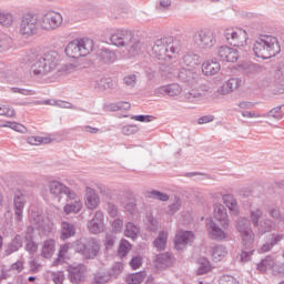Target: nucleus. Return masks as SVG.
Returning a JSON list of instances; mask_svg holds the SVG:
<instances>
[{
  "label": "nucleus",
  "instance_id": "48",
  "mask_svg": "<svg viewBox=\"0 0 284 284\" xmlns=\"http://www.w3.org/2000/svg\"><path fill=\"white\" fill-rule=\"evenodd\" d=\"M263 211L261 209L251 210L250 217L254 227H258V221H261Z\"/></svg>",
  "mask_w": 284,
  "mask_h": 284
},
{
  "label": "nucleus",
  "instance_id": "31",
  "mask_svg": "<svg viewBox=\"0 0 284 284\" xmlns=\"http://www.w3.org/2000/svg\"><path fill=\"white\" fill-rule=\"evenodd\" d=\"M98 59L101 63H114L116 61V54L109 49H102L98 53Z\"/></svg>",
  "mask_w": 284,
  "mask_h": 284
},
{
  "label": "nucleus",
  "instance_id": "21",
  "mask_svg": "<svg viewBox=\"0 0 284 284\" xmlns=\"http://www.w3.org/2000/svg\"><path fill=\"white\" fill-rule=\"evenodd\" d=\"M84 203L88 210H97L99 207L101 200L99 199V194H97L94 189L87 186Z\"/></svg>",
  "mask_w": 284,
  "mask_h": 284
},
{
  "label": "nucleus",
  "instance_id": "42",
  "mask_svg": "<svg viewBox=\"0 0 284 284\" xmlns=\"http://www.w3.org/2000/svg\"><path fill=\"white\" fill-rule=\"evenodd\" d=\"M28 143L30 145H43L52 142V139L48 136H30L28 138Z\"/></svg>",
  "mask_w": 284,
  "mask_h": 284
},
{
  "label": "nucleus",
  "instance_id": "52",
  "mask_svg": "<svg viewBox=\"0 0 284 284\" xmlns=\"http://www.w3.org/2000/svg\"><path fill=\"white\" fill-rule=\"evenodd\" d=\"M146 219H148V230L150 232H156V230L161 227V223H159V221L154 219V216L149 215Z\"/></svg>",
  "mask_w": 284,
  "mask_h": 284
},
{
  "label": "nucleus",
  "instance_id": "36",
  "mask_svg": "<svg viewBox=\"0 0 284 284\" xmlns=\"http://www.w3.org/2000/svg\"><path fill=\"white\" fill-rule=\"evenodd\" d=\"M274 265H276L274 257L268 255L257 264V270L258 272L265 273L267 270H272Z\"/></svg>",
  "mask_w": 284,
  "mask_h": 284
},
{
  "label": "nucleus",
  "instance_id": "9",
  "mask_svg": "<svg viewBox=\"0 0 284 284\" xmlns=\"http://www.w3.org/2000/svg\"><path fill=\"white\" fill-rule=\"evenodd\" d=\"M192 41L200 50H210L216 45V36L210 29H200L193 33Z\"/></svg>",
  "mask_w": 284,
  "mask_h": 284
},
{
  "label": "nucleus",
  "instance_id": "44",
  "mask_svg": "<svg viewBox=\"0 0 284 284\" xmlns=\"http://www.w3.org/2000/svg\"><path fill=\"white\" fill-rule=\"evenodd\" d=\"M129 52L131 57H136V54H141V52H145V44L141 41H136L131 45Z\"/></svg>",
  "mask_w": 284,
  "mask_h": 284
},
{
  "label": "nucleus",
  "instance_id": "47",
  "mask_svg": "<svg viewBox=\"0 0 284 284\" xmlns=\"http://www.w3.org/2000/svg\"><path fill=\"white\" fill-rule=\"evenodd\" d=\"M3 128H10L11 130H14V132H20V134H26L28 132V129L23 124L17 122H7Z\"/></svg>",
  "mask_w": 284,
  "mask_h": 284
},
{
  "label": "nucleus",
  "instance_id": "15",
  "mask_svg": "<svg viewBox=\"0 0 284 284\" xmlns=\"http://www.w3.org/2000/svg\"><path fill=\"white\" fill-rule=\"evenodd\" d=\"M217 57L220 61H226V63H236L239 61V50L222 45L217 49Z\"/></svg>",
  "mask_w": 284,
  "mask_h": 284
},
{
  "label": "nucleus",
  "instance_id": "59",
  "mask_svg": "<svg viewBox=\"0 0 284 284\" xmlns=\"http://www.w3.org/2000/svg\"><path fill=\"white\" fill-rule=\"evenodd\" d=\"M270 241L273 246L278 245L281 241H284V233H272Z\"/></svg>",
  "mask_w": 284,
  "mask_h": 284
},
{
  "label": "nucleus",
  "instance_id": "53",
  "mask_svg": "<svg viewBox=\"0 0 284 284\" xmlns=\"http://www.w3.org/2000/svg\"><path fill=\"white\" fill-rule=\"evenodd\" d=\"M122 134L125 136H132V134H136L139 132V126L134 124L124 125L121 130Z\"/></svg>",
  "mask_w": 284,
  "mask_h": 284
},
{
  "label": "nucleus",
  "instance_id": "38",
  "mask_svg": "<svg viewBox=\"0 0 284 284\" xmlns=\"http://www.w3.org/2000/svg\"><path fill=\"white\" fill-rule=\"evenodd\" d=\"M14 23V16L8 11H0V26L3 28H11Z\"/></svg>",
  "mask_w": 284,
  "mask_h": 284
},
{
  "label": "nucleus",
  "instance_id": "32",
  "mask_svg": "<svg viewBox=\"0 0 284 284\" xmlns=\"http://www.w3.org/2000/svg\"><path fill=\"white\" fill-rule=\"evenodd\" d=\"M83 207V203L80 202L77 197L73 200V202L68 203L63 207V212L65 214H79Z\"/></svg>",
  "mask_w": 284,
  "mask_h": 284
},
{
  "label": "nucleus",
  "instance_id": "39",
  "mask_svg": "<svg viewBox=\"0 0 284 284\" xmlns=\"http://www.w3.org/2000/svg\"><path fill=\"white\" fill-rule=\"evenodd\" d=\"M126 284H141L142 281H145V272L141 271L133 273L126 276Z\"/></svg>",
  "mask_w": 284,
  "mask_h": 284
},
{
  "label": "nucleus",
  "instance_id": "60",
  "mask_svg": "<svg viewBox=\"0 0 284 284\" xmlns=\"http://www.w3.org/2000/svg\"><path fill=\"white\" fill-rule=\"evenodd\" d=\"M0 116H8L9 119L14 116V109L10 106H0Z\"/></svg>",
  "mask_w": 284,
  "mask_h": 284
},
{
  "label": "nucleus",
  "instance_id": "62",
  "mask_svg": "<svg viewBox=\"0 0 284 284\" xmlns=\"http://www.w3.org/2000/svg\"><path fill=\"white\" fill-rule=\"evenodd\" d=\"M220 284H239V281L234 278L232 275H223L220 281Z\"/></svg>",
  "mask_w": 284,
  "mask_h": 284
},
{
  "label": "nucleus",
  "instance_id": "33",
  "mask_svg": "<svg viewBox=\"0 0 284 284\" xmlns=\"http://www.w3.org/2000/svg\"><path fill=\"white\" fill-rule=\"evenodd\" d=\"M225 256H227V248H225V246L216 245V246L213 247L212 260L215 263H219L220 261H223V258H225Z\"/></svg>",
  "mask_w": 284,
  "mask_h": 284
},
{
  "label": "nucleus",
  "instance_id": "16",
  "mask_svg": "<svg viewBox=\"0 0 284 284\" xmlns=\"http://www.w3.org/2000/svg\"><path fill=\"white\" fill-rule=\"evenodd\" d=\"M26 195L18 191L13 195V210L17 221H23V210L26 207Z\"/></svg>",
  "mask_w": 284,
  "mask_h": 284
},
{
  "label": "nucleus",
  "instance_id": "43",
  "mask_svg": "<svg viewBox=\"0 0 284 284\" xmlns=\"http://www.w3.org/2000/svg\"><path fill=\"white\" fill-rule=\"evenodd\" d=\"M130 250H132V244H130L128 240H122L118 248V254L120 258H123V256H128V252H130Z\"/></svg>",
  "mask_w": 284,
  "mask_h": 284
},
{
  "label": "nucleus",
  "instance_id": "57",
  "mask_svg": "<svg viewBox=\"0 0 284 284\" xmlns=\"http://www.w3.org/2000/svg\"><path fill=\"white\" fill-rule=\"evenodd\" d=\"M121 272H123V263L115 262L111 267V276H114V278H116V276H119Z\"/></svg>",
  "mask_w": 284,
  "mask_h": 284
},
{
  "label": "nucleus",
  "instance_id": "19",
  "mask_svg": "<svg viewBox=\"0 0 284 284\" xmlns=\"http://www.w3.org/2000/svg\"><path fill=\"white\" fill-rule=\"evenodd\" d=\"M214 219L219 221L220 225L227 230L230 227V217L227 216V210L223 204L214 205Z\"/></svg>",
  "mask_w": 284,
  "mask_h": 284
},
{
  "label": "nucleus",
  "instance_id": "8",
  "mask_svg": "<svg viewBox=\"0 0 284 284\" xmlns=\"http://www.w3.org/2000/svg\"><path fill=\"white\" fill-rule=\"evenodd\" d=\"M223 38L225 43L233 45V48H244V45H247V31L241 28L229 27L224 29Z\"/></svg>",
  "mask_w": 284,
  "mask_h": 284
},
{
  "label": "nucleus",
  "instance_id": "7",
  "mask_svg": "<svg viewBox=\"0 0 284 284\" xmlns=\"http://www.w3.org/2000/svg\"><path fill=\"white\" fill-rule=\"evenodd\" d=\"M75 251L82 254L84 258H97L101 251V245L99 244V240L94 237H84L75 243Z\"/></svg>",
  "mask_w": 284,
  "mask_h": 284
},
{
  "label": "nucleus",
  "instance_id": "37",
  "mask_svg": "<svg viewBox=\"0 0 284 284\" xmlns=\"http://www.w3.org/2000/svg\"><path fill=\"white\" fill-rule=\"evenodd\" d=\"M197 275L203 276V274H207L210 270H212V266L210 265V260L206 257H200L197 260Z\"/></svg>",
  "mask_w": 284,
  "mask_h": 284
},
{
  "label": "nucleus",
  "instance_id": "25",
  "mask_svg": "<svg viewBox=\"0 0 284 284\" xmlns=\"http://www.w3.org/2000/svg\"><path fill=\"white\" fill-rule=\"evenodd\" d=\"M181 63L183 68L194 70L196 65H201V57H199L196 53L190 52L184 54Z\"/></svg>",
  "mask_w": 284,
  "mask_h": 284
},
{
  "label": "nucleus",
  "instance_id": "13",
  "mask_svg": "<svg viewBox=\"0 0 284 284\" xmlns=\"http://www.w3.org/2000/svg\"><path fill=\"white\" fill-rule=\"evenodd\" d=\"M207 97H210V87L207 84H201L197 89L185 91L182 99L185 103H199V101H203Z\"/></svg>",
  "mask_w": 284,
  "mask_h": 284
},
{
  "label": "nucleus",
  "instance_id": "35",
  "mask_svg": "<svg viewBox=\"0 0 284 284\" xmlns=\"http://www.w3.org/2000/svg\"><path fill=\"white\" fill-rule=\"evenodd\" d=\"M283 106L278 105L271 109L267 113L262 114V119H274L275 121H281L283 119Z\"/></svg>",
  "mask_w": 284,
  "mask_h": 284
},
{
  "label": "nucleus",
  "instance_id": "51",
  "mask_svg": "<svg viewBox=\"0 0 284 284\" xmlns=\"http://www.w3.org/2000/svg\"><path fill=\"white\" fill-rule=\"evenodd\" d=\"M155 8L159 12H165L172 8V0H159Z\"/></svg>",
  "mask_w": 284,
  "mask_h": 284
},
{
  "label": "nucleus",
  "instance_id": "24",
  "mask_svg": "<svg viewBox=\"0 0 284 284\" xmlns=\"http://www.w3.org/2000/svg\"><path fill=\"white\" fill-rule=\"evenodd\" d=\"M54 252H57V242L53 239H49L43 242L40 256L42 258H51L54 256Z\"/></svg>",
  "mask_w": 284,
  "mask_h": 284
},
{
  "label": "nucleus",
  "instance_id": "22",
  "mask_svg": "<svg viewBox=\"0 0 284 284\" xmlns=\"http://www.w3.org/2000/svg\"><path fill=\"white\" fill-rule=\"evenodd\" d=\"M85 274V265L79 264L69 267V280L71 283L79 284L83 281Z\"/></svg>",
  "mask_w": 284,
  "mask_h": 284
},
{
  "label": "nucleus",
  "instance_id": "5",
  "mask_svg": "<svg viewBox=\"0 0 284 284\" xmlns=\"http://www.w3.org/2000/svg\"><path fill=\"white\" fill-rule=\"evenodd\" d=\"M94 50V40L92 39H75L68 43L65 54L70 59H81L88 57Z\"/></svg>",
  "mask_w": 284,
  "mask_h": 284
},
{
  "label": "nucleus",
  "instance_id": "2",
  "mask_svg": "<svg viewBox=\"0 0 284 284\" xmlns=\"http://www.w3.org/2000/svg\"><path fill=\"white\" fill-rule=\"evenodd\" d=\"M181 52V42L173 37H164L154 41L152 54L159 61H172Z\"/></svg>",
  "mask_w": 284,
  "mask_h": 284
},
{
  "label": "nucleus",
  "instance_id": "58",
  "mask_svg": "<svg viewBox=\"0 0 284 284\" xmlns=\"http://www.w3.org/2000/svg\"><path fill=\"white\" fill-rule=\"evenodd\" d=\"M9 272L21 274V272H23V261H17L16 263L11 264Z\"/></svg>",
  "mask_w": 284,
  "mask_h": 284
},
{
  "label": "nucleus",
  "instance_id": "63",
  "mask_svg": "<svg viewBox=\"0 0 284 284\" xmlns=\"http://www.w3.org/2000/svg\"><path fill=\"white\" fill-rule=\"evenodd\" d=\"M123 207L129 214H134V212H136V203L133 201L123 203Z\"/></svg>",
  "mask_w": 284,
  "mask_h": 284
},
{
  "label": "nucleus",
  "instance_id": "29",
  "mask_svg": "<svg viewBox=\"0 0 284 284\" xmlns=\"http://www.w3.org/2000/svg\"><path fill=\"white\" fill-rule=\"evenodd\" d=\"M140 232L141 229L133 222H128L125 224L124 236H126V239H132V241H134V239L139 237Z\"/></svg>",
  "mask_w": 284,
  "mask_h": 284
},
{
  "label": "nucleus",
  "instance_id": "41",
  "mask_svg": "<svg viewBox=\"0 0 284 284\" xmlns=\"http://www.w3.org/2000/svg\"><path fill=\"white\" fill-rule=\"evenodd\" d=\"M146 196L148 199H155L156 201H163V202L170 201V195L156 190L146 192Z\"/></svg>",
  "mask_w": 284,
  "mask_h": 284
},
{
  "label": "nucleus",
  "instance_id": "50",
  "mask_svg": "<svg viewBox=\"0 0 284 284\" xmlns=\"http://www.w3.org/2000/svg\"><path fill=\"white\" fill-rule=\"evenodd\" d=\"M253 254H254V248H245L242 246V252L240 254L241 262L247 263L248 261H251Z\"/></svg>",
  "mask_w": 284,
  "mask_h": 284
},
{
  "label": "nucleus",
  "instance_id": "20",
  "mask_svg": "<svg viewBox=\"0 0 284 284\" xmlns=\"http://www.w3.org/2000/svg\"><path fill=\"white\" fill-rule=\"evenodd\" d=\"M206 227L213 241H225V239H227V233H225L223 229H221L217 224H215L214 221L209 220L206 222Z\"/></svg>",
  "mask_w": 284,
  "mask_h": 284
},
{
  "label": "nucleus",
  "instance_id": "54",
  "mask_svg": "<svg viewBox=\"0 0 284 284\" xmlns=\"http://www.w3.org/2000/svg\"><path fill=\"white\" fill-rule=\"evenodd\" d=\"M226 87L229 88L230 92H234V90H239V88H241V79H239V78H231L226 82Z\"/></svg>",
  "mask_w": 284,
  "mask_h": 284
},
{
  "label": "nucleus",
  "instance_id": "1",
  "mask_svg": "<svg viewBox=\"0 0 284 284\" xmlns=\"http://www.w3.org/2000/svg\"><path fill=\"white\" fill-rule=\"evenodd\" d=\"M30 63V74L41 79L54 72L59 68V53L57 51H49L41 57L36 58V60H29Z\"/></svg>",
  "mask_w": 284,
  "mask_h": 284
},
{
  "label": "nucleus",
  "instance_id": "49",
  "mask_svg": "<svg viewBox=\"0 0 284 284\" xmlns=\"http://www.w3.org/2000/svg\"><path fill=\"white\" fill-rule=\"evenodd\" d=\"M68 250H70L68 244L60 246L58 257L53 261V265H61V262L65 258V254H68Z\"/></svg>",
  "mask_w": 284,
  "mask_h": 284
},
{
  "label": "nucleus",
  "instance_id": "12",
  "mask_svg": "<svg viewBox=\"0 0 284 284\" xmlns=\"http://www.w3.org/2000/svg\"><path fill=\"white\" fill-rule=\"evenodd\" d=\"M49 192L52 196L58 199V201H61V196H63V194L70 201H74V199H77V193L59 181L49 182Z\"/></svg>",
  "mask_w": 284,
  "mask_h": 284
},
{
  "label": "nucleus",
  "instance_id": "27",
  "mask_svg": "<svg viewBox=\"0 0 284 284\" xmlns=\"http://www.w3.org/2000/svg\"><path fill=\"white\" fill-rule=\"evenodd\" d=\"M74 234H77V229L74 227V224L70 222H62L60 239L62 241H68V239H72Z\"/></svg>",
  "mask_w": 284,
  "mask_h": 284
},
{
  "label": "nucleus",
  "instance_id": "34",
  "mask_svg": "<svg viewBox=\"0 0 284 284\" xmlns=\"http://www.w3.org/2000/svg\"><path fill=\"white\" fill-rule=\"evenodd\" d=\"M153 245L159 252L165 250L168 245V232L162 231L159 233V236L154 240Z\"/></svg>",
  "mask_w": 284,
  "mask_h": 284
},
{
  "label": "nucleus",
  "instance_id": "17",
  "mask_svg": "<svg viewBox=\"0 0 284 284\" xmlns=\"http://www.w3.org/2000/svg\"><path fill=\"white\" fill-rule=\"evenodd\" d=\"M194 241V233L191 231H180L175 235L174 244L176 250H184Z\"/></svg>",
  "mask_w": 284,
  "mask_h": 284
},
{
  "label": "nucleus",
  "instance_id": "6",
  "mask_svg": "<svg viewBox=\"0 0 284 284\" xmlns=\"http://www.w3.org/2000/svg\"><path fill=\"white\" fill-rule=\"evenodd\" d=\"M236 230L240 232L242 247H244V250H253L255 234L254 231H252L250 219L240 217L236 224Z\"/></svg>",
  "mask_w": 284,
  "mask_h": 284
},
{
  "label": "nucleus",
  "instance_id": "61",
  "mask_svg": "<svg viewBox=\"0 0 284 284\" xmlns=\"http://www.w3.org/2000/svg\"><path fill=\"white\" fill-rule=\"evenodd\" d=\"M268 214L270 216H272V219H275L276 221H284L283 215L281 214V210H278V207L270 209Z\"/></svg>",
  "mask_w": 284,
  "mask_h": 284
},
{
  "label": "nucleus",
  "instance_id": "46",
  "mask_svg": "<svg viewBox=\"0 0 284 284\" xmlns=\"http://www.w3.org/2000/svg\"><path fill=\"white\" fill-rule=\"evenodd\" d=\"M182 203H183V201L181 200V197L175 196L173 200V203L171 205H169L168 214H170V215L176 214V212H179V210H181Z\"/></svg>",
  "mask_w": 284,
  "mask_h": 284
},
{
  "label": "nucleus",
  "instance_id": "4",
  "mask_svg": "<svg viewBox=\"0 0 284 284\" xmlns=\"http://www.w3.org/2000/svg\"><path fill=\"white\" fill-rule=\"evenodd\" d=\"M41 28V22L39 19V14L27 12L20 17L18 32L24 39H30V37H34L39 32Z\"/></svg>",
  "mask_w": 284,
  "mask_h": 284
},
{
  "label": "nucleus",
  "instance_id": "26",
  "mask_svg": "<svg viewBox=\"0 0 284 284\" xmlns=\"http://www.w3.org/2000/svg\"><path fill=\"white\" fill-rule=\"evenodd\" d=\"M21 247H23V237L17 234L14 239H12L11 242L7 245L4 254L6 256H10L11 254H14V252H19Z\"/></svg>",
  "mask_w": 284,
  "mask_h": 284
},
{
  "label": "nucleus",
  "instance_id": "30",
  "mask_svg": "<svg viewBox=\"0 0 284 284\" xmlns=\"http://www.w3.org/2000/svg\"><path fill=\"white\" fill-rule=\"evenodd\" d=\"M178 77L183 83H192L194 79H196V72H194V69H185V67H183Z\"/></svg>",
  "mask_w": 284,
  "mask_h": 284
},
{
  "label": "nucleus",
  "instance_id": "3",
  "mask_svg": "<svg viewBox=\"0 0 284 284\" xmlns=\"http://www.w3.org/2000/svg\"><path fill=\"white\" fill-rule=\"evenodd\" d=\"M253 52L258 59H272L281 54V43L274 36H261L253 44Z\"/></svg>",
  "mask_w": 284,
  "mask_h": 284
},
{
  "label": "nucleus",
  "instance_id": "10",
  "mask_svg": "<svg viewBox=\"0 0 284 284\" xmlns=\"http://www.w3.org/2000/svg\"><path fill=\"white\" fill-rule=\"evenodd\" d=\"M62 23L63 16L57 11H47L40 18V28L42 30H47V32L57 30V28H61Z\"/></svg>",
  "mask_w": 284,
  "mask_h": 284
},
{
  "label": "nucleus",
  "instance_id": "64",
  "mask_svg": "<svg viewBox=\"0 0 284 284\" xmlns=\"http://www.w3.org/2000/svg\"><path fill=\"white\" fill-rule=\"evenodd\" d=\"M113 232H121L123 230V221L121 219H115L111 223Z\"/></svg>",
  "mask_w": 284,
  "mask_h": 284
},
{
  "label": "nucleus",
  "instance_id": "56",
  "mask_svg": "<svg viewBox=\"0 0 284 284\" xmlns=\"http://www.w3.org/2000/svg\"><path fill=\"white\" fill-rule=\"evenodd\" d=\"M24 250L29 254H36V252H38V250H39V244H37V242H34V240H31L29 242H26Z\"/></svg>",
  "mask_w": 284,
  "mask_h": 284
},
{
  "label": "nucleus",
  "instance_id": "55",
  "mask_svg": "<svg viewBox=\"0 0 284 284\" xmlns=\"http://www.w3.org/2000/svg\"><path fill=\"white\" fill-rule=\"evenodd\" d=\"M11 92L13 94H22L23 97H33V94H37V92L29 90V89H21V88H11Z\"/></svg>",
  "mask_w": 284,
  "mask_h": 284
},
{
  "label": "nucleus",
  "instance_id": "40",
  "mask_svg": "<svg viewBox=\"0 0 284 284\" xmlns=\"http://www.w3.org/2000/svg\"><path fill=\"white\" fill-rule=\"evenodd\" d=\"M274 230V222L272 220H265L257 227V236H263V234H267V232H272Z\"/></svg>",
  "mask_w": 284,
  "mask_h": 284
},
{
  "label": "nucleus",
  "instance_id": "28",
  "mask_svg": "<svg viewBox=\"0 0 284 284\" xmlns=\"http://www.w3.org/2000/svg\"><path fill=\"white\" fill-rule=\"evenodd\" d=\"M222 201H223L224 205L227 206L231 214H234L235 216H237V214H239V203L236 202V199H234V195L225 194V195L222 196Z\"/></svg>",
  "mask_w": 284,
  "mask_h": 284
},
{
  "label": "nucleus",
  "instance_id": "18",
  "mask_svg": "<svg viewBox=\"0 0 284 284\" xmlns=\"http://www.w3.org/2000/svg\"><path fill=\"white\" fill-rule=\"evenodd\" d=\"M104 215L101 211H97L88 227L91 234H101L105 229Z\"/></svg>",
  "mask_w": 284,
  "mask_h": 284
},
{
  "label": "nucleus",
  "instance_id": "23",
  "mask_svg": "<svg viewBox=\"0 0 284 284\" xmlns=\"http://www.w3.org/2000/svg\"><path fill=\"white\" fill-rule=\"evenodd\" d=\"M202 72L205 77H214L221 72V63L216 59L206 60L202 64Z\"/></svg>",
  "mask_w": 284,
  "mask_h": 284
},
{
  "label": "nucleus",
  "instance_id": "45",
  "mask_svg": "<svg viewBox=\"0 0 284 284\" xmlns=\"http://www.w3.org/2000/svg\"><path fill=\"white\" fill-rule=\"evenodd\" d=\"M12 47V38L8 34H0V52L9 50Z\"/></svg>",
  "mask_w": 284,
  "mask_h": 284
},
{
  "label": "nucleus",
  "instance_id": "14",
  "mask_svg": "<svg viewBox=\"0 0 284 284\" xmlns=\"http://www.w3.org/2000/svg\"><path fill=\"white\" fill-rule=\"evenodd\" d=\"M158 97H181L183 94V88L179 83L164 84L155 89Z\"/></svg>",
  "mask_w": 284,
  "mask_h": 284
},
{
  "label": "nucleus",
  "instance_id": "11",
  "mask_svg": "<svg viewBox=\"0 0 284 284\" xmlns=\"http://www.w3.org/2000/svg\"><path fill=\"white\" fill-rule=\"evenodd\" d=\"M132 39H134V32L128 29H115L110 34V41L112 45H116V48H125V45H130Z\"/></svg>",
  "mask_w": 284,
  "mask_h": 284
}]
</instances>
